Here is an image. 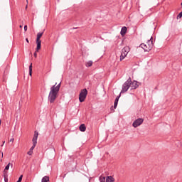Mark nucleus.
Returning <instances> with one entry per match:
<instances>
[{
	"label": "nucleus",
	"instance_id": "nucleus-11",
	"mask_svg": "<svg viewBox=\"0 0 182 182\" xmlns=\"http://www.w3.org/2000/svg\"><path fill=\"white\" fill-rule=\"evenodd\" d=\"M35 147H36V145L33 144V146L31 147L29 151L27 153V154H28V156H32V154L33 153V149H35Z\"/></svg>",
	"mask_w": 182,
	"mask_h": 182
},
{
	"label": "nucleus",
	"instance_id": "nucleus-17",
	"mask_svg": "<svg viewBox=\"0 0 182 182\" xmlns=\"http://www.w3.org/2000/svg\"><path fill=\"white\" fill-rule=\"evenodd\" d=\"M43 35V32L42 33H38L37 34V38H36V41H41V38H42V36Z\"/></svg>",
	"mask_w": 182,
	"mask_h": 182
},
{
	"label": "nucleus",
	"instance_id": "nucleus-15",
	"mask_svg": "<svg viewBox=\"0 0 182 182\" xmlns=\"http://www.w3.org/2000/svg\"><path fill=\"white\" fill-rule=\"evenodd\" d=\"M93 65V61L90 60L85 63L87 68H90Z\"/></svg>",
	"mask_w": 182,
	"mask_h": 182
},
{
	"label": "nucleus",
	"instance_id": "nucleus-25",
	"mask_svg": "<svg viewBox=\"0 0 182 182\" xmlns=\"http://www.w3.org/2000/svg\"><path fill=\"white\" fill-rule=\"evenodd\" d=\"M37 51L34 53V58H38V54L36 53Z\"/></svg>",
	"mask_w": 182,
	"mask_h": 182
},
{
	"label": "nucleus",
	"instance_id": "nucleus-31",
	"mask_svg": "<svg viewBox=\"0 0 182 182\" xmlns=\"http://www.w3.org/2000/svg\"><path fill=\"white\" fill-rule=\"evenodd\" d=\"M20 28H22V26H20Z\"/></svg>",
	"mask_w": 182,
	"mask_h": 182
},
{
	"label": "nucleus",
	"instance_id": "nucleus-3",
	"mask_svg": "<svg viewBox=\"0 0 182 182\" xmlns=\"http://www.w3.org/2000/svg\"><path fill=\"white\" fill-rule=\"evenodd\" d=\"M129 52H130V47L125 46L122 48L119 58L120 62H122V60H123L127 56V55H129Z\"/></svg>",
	"mask_w": 182,
	"mask_h": 182
},
{
	"label": "nucleus",
	"instance_id": "nucleus-6",
	"mask_svg": "<svg viewBox=\"0 0 182 182\" xmlns=\"http://www.w3.org/2000/svg\"><path fill=\"white\" fill-rule=\"evenodd\" d=\"M144 122V119L143 118H139L134 121L132 126L133 127H139V126H141L143 124V122Z\"/></svg>",
	"mask_w": 182,
	"mask_h": 182
},
{
	"label": "nucleus",
	"instance_id": "nucleus-10",
	"mask_svg": "<svg viewBox=\"0 0 182 182\" xmlns=\"http://www.w3.org/2000/svg\"><path fill=\"white\" fill-rule=\"evenodd\" d=\"M41 43H42L41 41H37L36 40L37 47H36V52H39V50H41Z\"/></svg>",
	"mask_w": 182,
	"mask_h": 182
},
{
	"label": "nucleus",
	"instance_id": "nucleus-24",
	"mask_svg": "<svg viewBox=\"0 0 182 182\" xmlns=\"http://www.w3.org/2000/svg\"><path fill=\"white\" fill-rule=\"evenodd\" d=\"M14 140H15V139L11 138V139L9 140V141L11 142V143H14Z\"/></svg>",
	"mask_w": 182,
	"mask_h": 182
},
{
	"label": "nucleus",
	"instance_id": "nucleus-7",
	"mask_svg": "<svg viewBox=\"0 0 182 182\" xmlns=\"http://www.w3.org/2000/svg\"><path fill=\"white\" fill-rule=\"evenodd\" d=\"M13 166H14V165H13L12 164H11V162H9V163L6 165V166L5 167V168H4V171H3L4 178H6V176H8V170H9V167H10V166H11V167H13Z\"/></svg>",
	"mask_w": 182,
	"mask_h": 182
},
{
	"label": "nucleus",
	"instance_id": "nucleus-14",
	"mask_svg": "<svg viewBox=\"0 0 182 182\" xmlns=\"http://www.w3.org/2000/svg\"><path fill=\"white\" fill-rule=\"evenodd\" d=\"M80 132H86V126L84 124H82L80 126Z\"/></svg>",
	"mask_w": 182,
	"mask_h": 182
},
{
	"label": "nucleus",
	"instance_id": "nucleus-4",
	"mask_svg": "<svg viewBox=\"0 0 182 182\" xmlns=\"http://www.w3.org/2000/svg\"><path fill=\"white\" fill-rule=\"evenodd\" d=\"M87 96V90L86 88L81 90L80 95H79V100L80 103L85 102L86 97Z\"/></svg>",
	"mask_w": 182,
	"mask_h": 182
},
{
	"label": "nucleus",
	"instance_id": "nucleus-16",
	"mask_svg": "<svg viewBox=\"0 0 182 182\" xmlns=\"http://www.w3.org/2000/svg\"><path fill=\"white\" fill-rule=\"evenodd\" d=\"M114 181V178H113L112 176H107L106 178V182H113Z\"/></svg>",
	"mask_w": 182,
	"mask_h": 182
},
{
	"label": "nucleus",
	"instance_id": "nucleus-20",
	"mask_svg": "<svg viewBox=\"0 0 182 182\" xmlns=\"http://www.w3.org/2000/svg\"><path fill=\"white\" fill-rule=\"evenodd\" d=\"M29 75L32 76V63L29 66Z\"/></svg>",
	"mask_w": 182,
	"mask_h": 182
},
{
	"label": "nucleus",
	"instance_id": "nucleus-13",
	"mask_svg": "<svg viewBox=\"0 0 182 182\" xmlns=\"http://www.w3.org/2000/svg\"><path fill=\"white\" fill-rule=\"evenodd\" d=\"M119 99H120V95L118 97H117V98L115 99L114 104V109H116V107H117V103H119Z\"/></svg>",
	"mask_w": 182,
	"mask_h": 182
},
{
	"label": "nucleus",
	"instance_id": "nucleus-29",
	"mask_svg": "<svg viewBox=\"0 0 182 182\" xmlns=\"http://www.w3.org/2000/svg\"><path fill=\"white\" fill-rule=\"evenodd\" d=\"M3 144H5V141L3 142Z\"/></svg>",
	"mask_w": 182,
	"mask_h": 182
},
{
	"label": "nucleus",
	"instance_id": "nucleus-18",
	"mask_svg": "<svg viewBox=\"0 0 182 182\" xmlns=\"http://www.w3.org/2000/svg\"><path fill=\"white\" fill-rule=\"evenodd\" d=\"M49 181V176H44L41 179V182H48Z\"/></svg>",
	"mask_w": 182,
	"mask_h": 182
},
{
	"label": "nucleus",
	"instance_id": "nucleus-8",
	"mask_svg": "<svg viewBox=\"0 0 182 182\" xmlns=\"http://www.w3.org/2000/svg\"><path fill=\"white\" fill-rule=\"evenodd\" d=\"M38 136H39V133L35 131L34 135L33 137V144H34V146H36V144H38Z\"/></svg>",
	"mask_w": 182,
	"mask_h": 182
},
{
	"label": "nucleus",
	"instance_id": "nucleus-1",
	"mask_svg": "<svg viewBox=\"0 0 182 182\" xmlns=\"http://www.w3.org/2000/svg\"><path fill=\"white\" fill-rule=\"evenodd\" d=\"M58 85V83H55V85L50 88L48 95V102H50V103H53V102L56 100V97H58V93H59L60 89V83L58 85Z\"/></svg>",
	"mask_w": 182,
	"mask_h": 182
},
{
	"label": "nucleus",
	"instance_id": "nucleus-26",
	"mask_svg": "<svg viewBox=\"0 0 182 182\" xmlns=\"http://www.w3.org/2000/svg\"><path fill=\"white\" fill-rule=\"evenodd\" d=\"M1 159H4V152H1Z\"/></svg>",
	"mask_w": 182,
	"mask_h": 182
},
{
	"label": "nucleus",
	"instance_id": "nucleus-9",
	"mask_svg": "<svg viewBox=\"0 0 182 182\" xmlns=\"http://www.w3.org/2000/svg\"><path fill=\"white\" fill-rule=\"evenodd\" d=\"M129 87H131V89H137V87H139V84L137 83V81H133L132 82V80H130Z\"/></svg>",
	"mask_w": 182,
	"mask_h": 182
},
{
	"label": "nucleus",
	"instance_id": "nucleus-19",
	"mask_svg": "<svg viewBox=\"0 0 182 182\" xmlns=\"http://www.w3.org/2000/svg\"><path fill=\"white\" fill-rule=\"evenodd\" d=\"M100 182H106V177L101 176L100 177Z\"/></svg>",
	"mask_w": 182,
	"mask_h": 182
},
{
	"label": "nucleus",
	"instance_id": "nucleus-28",
	"mask_svg": "<svg viewBox=\"0 0 182 182\" xmlns=\"http://www.w3.org/2000/svg\"><path fill=\"white\" fill-rule=\"evenodd\" d=\"M2 120L0 119V126H1V123Z\"/></svg>",
	"mask_w": 182,
	"mask_h": 182
},
{
	"label": "nucleus",
	"instance_id": "nucleus-27",
	"mask_svg": "<svg viewBox=\"0 0 182 182\" xmlns=\"http://www.w3.org/2000/svg\"><path fill=\"white\" fill-rule=\"evenodd\" d=\"M26 41L28 43H29V40L28 38H26Z\"/></svg>",
	"mask_w": 182,
	"mask_h": 182
},
{
	"label": "nucleus",
	"instance_id": "nucleus-5",
	"mask_svg": "<svg viewBox=\"0 0 182 182\" xmlns=\"http://www.w3.org/2000/svg\"><path fill=\"white\" fill-rule=\"evenodd\" d=\"M130 87V79H129L127 81L124 82V84L122 86V90L121 91V93H124L125 92H127Z\"/></svg>",
	"mask_w": 182,
	"mask_h": 182
},
{
	"label": "nucleus",
	"instance_id": "nucleus-22",
	"mask_svg": "<svg viewBox=\"0 0 182 182\" xmlns=\"http://www.w3.org/2000/svg\"><path fill=\"white\" fill-rule=\"evenodd\" d=\"M178 18H182V12H181L178 15Z\"/></svg>",
	"mask_w": 182,
	"mask_h": 182
},
{
	"label": "nucleus",
	"instance_id": "nucleus-2",
	"mask_svg": "<svg viewBox=\"0 0 182 182\" xmlns=\"http://www.w3.org/2000/svg\"><path fill=\"white\" fill-rule=\"evenodd\" d=\"M153 37H151L150 40H149L146 43H141L140 45L141 48L144 49L145 52H150L151 49H153Z\"/></svg>",
	"mask_w": 182,
	"mask_h": 182
},
{
	"label": "nucleus",
	"instance_id": "nucleus-23",
	"mask_svg": "<svg viewBox=\"0 0 182 182\" xmlns=\"http://www.w3.org/2000/svg\"><path fill=\"white\" fill-rule=\"evenodd\" d=\"M24 31H25V32H26L28 31V26H24Z\"/></svg>",
	"mask_w": 182,
	"mask_h": 182
},
{
	"label": "nucleus",
	"instance_id": "nucleus-21",
	"mask_svg": "<svg viewBox=\"0 0 182 182\" xmlns=\"http://www.w3.org/2000/svg\"><path fill=\"white\" fill-rule=\"evenodd\" d=\"M23 176L21 175L19 178L17 182H21L22 181V178H23Z\"/></svg>",
	"mask_w": 182,
	"mask_h": 182
},
{
	"label": "nucleus",
	"instance_id": "nucleus-12",
	"mask_svg": "<svg viewBox=\"0 0 182 182\" xmlns=\"http://www.w3.org/2000/svg\"><path fill=\"white\" fill-rule=\"evenodd\" d=\"M127 32V28L126 26L122 27L121 29V35L122 36H124Z\"/></svg>",
	"mask_w": 182,
	"mask_h": 182
},
{
	"label": "nucleus",
	"instance_id": "nucleus-32",
	"mask_svg": "<svg viewBox=\"0 0 182 182\" xmlns=\"http://www.w3.org/2000/svg\"><path fill=\"white\" fill-rule=\"evenodd\" d=\"M181 5L182 6V2H181Z\"/></svg>",
	"mask_w": 182,
	"mask_h": 182
},
{
	"label": "nucleus",
	"instance_id": "nucleus-30",
	"mask_svg": "<svg viewBox=\"0 0 182 182\" xmlns=\"http://www.w3.org/2000/svg\"><path fill=\"white\" fill-rule=\"evenodd\" d=\"M64 177H66V174L64 175Z\"/></svg>",
	"mask_w": 182,
	"mask_h": 182
}]
</instances>
